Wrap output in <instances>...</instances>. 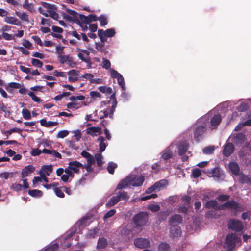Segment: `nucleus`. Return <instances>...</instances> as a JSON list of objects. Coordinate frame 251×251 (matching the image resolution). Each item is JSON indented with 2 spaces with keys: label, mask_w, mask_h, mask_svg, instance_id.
<instances>
[{
  "label": "nucleus",
  "mask_w": 251,
  "mask_h": 251,
  "mask_svg": "<svg viewBox=\"0 0 251 251\" xmlns=\"http://www.w3.org/2000/svg\"><path fill=\"white\" fill-rule=\"evenodd\" d=\"M149 220L147 212L141 211L134 215L133 222L136 228L141 227L145 226Z\"/></svg>",
  "instance_id": "nucleus-1"
},
{
  "label": "nucleus",
  "mask_w": 251,
  "mask_h": 251,
  "mask_svg": "<svg viewBox=\"0 0 251 251\" xmlns=\"http://www.w3.org/2000/svg\"><path fill=\"white\" fill-rule=\"evenodd\" d=\"M237 239V236L235 233H231L227 235L226 238L227 251H232L235 248Z\"/></svg>",
  "instance_id": "nucleus-2"
},
{
  "label": "nucleus",
  "mask_w": 251,
  "mask_h": 251,
  "mask_svg": "<svg viewBox=\"0 0 251 251\" xmlns=\"http://www.w3.org/2000/svg\"><path fill=\"white\" fill-rule=\"evenodd\" d=\"M115 34L116 31L114 28L107 29L105 31L102 29H99L98 31V35L102 42L107 41V37H113Z\"/></svg>",
  "instance_id": "nucleus-3"
},
{
  "label": "nucleus",
  "mask_w": 251,
  "mask_h": 251,
  "mask_svg": "<svg viewBox=\"0 0 251 251\" xmlns=\"http://www.w3.org/2000/svg\"><path fill=\"white\" fill-rule=\"evenodd\" d=\"M206 131V123H203L202 124L197 126L194 131V137L195 140L197 142H199Z\"/></svg>",
  "instance_id": "nucleus-4"
},
{
  "label": "nucleus",
  "mask_w": 251,
  "mask_h": 251,
  "mask_svg": "<svg viewBox=\"0 0 251 251\" xmlns=\"http://www.w3.org/2000/svg\"><path fill=\"white\" fill-rule=\"evenodd\" d=\"M228 227L229 229L235 232H240L243 230V226L239 220L232 219L228 222Z\"/></svg>",
  "instance_id": "nucleus-5"
},
{
  "label": "nucleus",
  "mask_w": 251,
  "mask_h": 251,
  "mask_svg": "<svg viewBox=\"0 0 251 251\" xmlns=\"http://www.w3.org/2000/svg\"><path fill=\"white\" fill-rule=\"evenodd\" d=\"M134 245L138 248L146 249L150 246V241L144 238H137L134 240Z\"/></svg>",
  "instance_id": "nucleus-6"
},
{
  "label": "nucleus",
  "mask_w": 251,
  "mask_h": 251,
  "mask_svg": "<svg viewBox=\"0 0 251 251\" xmlns=\"http://www.w3.org/2000/svg\"><path fill=\"white\" fill-rule=\"evenodd\" d=\"M239 208V205L238 202L234 201V200H231L230 201H228L221 205V207L219 208V209H221V210H225L226 209H231L234 210H237Z\"/></svg>",
  "instance_id": "nucleus-7"
},
{
  "label": "nucleus",
  "mask_w": 251,
  "mask_h": 251,
  "mask_svg": "<svg viewBox=\"0 0 251 251\" xmlns=\"http://www.w3.org/2000/svg\"><path fill=\"white\" fill-rule=\"evenodd\" d=\"M79 19V20L85 24H89L91 22H94L98 20V17L95 15L93 14H90L87 16L82 14H80Z\"/></svg>",
  "instance_id": "nucleus-8"
},
{
  "label": "nucleus",
  "mask_w": 251,
  "mask_h": 251,
  "mask_svg": "<svg viewBox=\"0 0 251 251\" xmlns=\"http://www.w3.org/2000/svg\"><path fill=\"white\" fill-rule=\"evenodd\" d=\"M182 216L179 214H175L171 217L169 220V224L172 226H175L182 222Z\"/></svg>",
  "instance_id": "nucleus-9"
},
{
  "label": "nucleus",
  "mask_w": 251,
  "mask_h": 251,
  "mask_svg": "<svg viewBox=\"0 0 251 251\" xmlns=\"http://www.w3.org/2000/svg\"><path fill=\"white\" fill-rule=\"evenodd\" d=\"M235 147L231 143H227L224 146L223 154L226 157L229 156L234 151Z\"/></svg>",
  "instance_id": "nucleus-10"
},
{
  "label": "nucleus",
  "mask_w": 251,
  "mask_h": 251,
  "mask_svg": "<svg viewBox=\"0 0 251 251\" xmlns=\"http://www.w3.org/2000/svg\"><path fill=\"white\" fill-rule=\"evenodd\" d=\"M69 75L68 80L70 82H75L78 80L79 71L73 69L67 72Z\"/></svg>",
  "instance_id": "nucleus-11"
},
{
  "label": "nucleus",
  "mask_w": 251,
  "mask_h": 251,
  "mask_svg": "<svg viewBox=\"0 0 251 251\" xmlns=\"http://www.w3.org/2000/svg\"><path fill=\"white\" fill-rule=\"evenodd\" d=\"M68 164L69 169H71L75 173H78L79 169L83 166V164L77 161H70Z\"/></svg>",
  "instance_id": "nucleus-12"
},
{
  "label": "nucleus",
  "mask_w": 251,
  "mask_h": 251,
  "mask_svg": "<svg viewBox=\"0 0 251 251\" xmlns=\"http://www.w3.org/2000/svg\"><path fill=\"white\" fill-rule=\"evenodd\" d=\"M131 177V185L133 187L141 186L145 180L144 176L139 177L130 176Z\"/></svg>",
  "instance_id": "nucleus-13"
},
{
  "label": "nucleus",
  "mask_w": 251,
  "mask_h": 251,
  "mask_svg": "<svg viewBox=\"0 0 251 251\" xmlns=\"http://www.w3.org/2000/svg\"><path fill=\"white\" fill-rule=\"evenodd\" d=\"M35 168L32 165H28L25 167L22 170L21 175L22 178L27 177L29 174H31L35 171Z\"/></svg>",
  "instance_id": "nucleus-14"
},
{
  "label": "nucleus",
  "mask_w": 251,
  "mask_h": 251,
  "mask_svg": "<svg viewBox=\"0 0 251 251\" xmlns=\"http://www.w3.org/2000/svg\"><path fill=\"white\" fill-rule=\"evenodd\" d=\"M131 177L127 176L121 180L117 186L116 189H122L127 187L131 185Z\"/></svg>",
  "instance_id": "nucleus-15"
},
{
  "label": "nucleus",
  "mask_w": 251,
  "mask_h": 251,
  "mask_svg": "<svg viewBox=\"0 0 251 251\" xmlns=\"http://www.w3.org/2000/svg\"><path fill=\"white\" fill-rule=\"evenodd\" d=\"M222 120V117L220 114H215L210 120V124L212 129L217 128Z\"/></svg>",
  "instance_id": "nucleus-16"
},
{
  "label": "nucleus",
  "mask_w": 251,
  "mask_h": 251,
  "mask_svg": "<svg viewBox=\"0 0 251 251\" xmlns=\"http://www.w3.org/2000/svg\"><path fill=\"white\" fill-rule=\"evenodd\" d=\"M208 173L212 174V176L216 178L217 180H219L223 175V173L220 168L215 167L208 171Z\"/></svg>",
  "instance_id": "nucleus-17"
},
{
  "label": "nucleus",
  "mask_w": 251,
  "mask_h": 251,
  "mask_svg": "<svg viewBox=\"0 0 251 251\" xmlns=\"http://www.w3.org/2000/svg\"><path fill=\"white\" fill-rule=\"evenodd\" d=\"M160 154L162 158L164 160L170 159L173 156V152L170 147H168L164 149Z\"/></svg>",
  "instance_id": "nucleus-18"
},
{
  "label": "nucleus",
  "mask_w": 251,
  "mask_h": 251,
  "mask_svg": "<svg viewBox=\"0 0 251 251\" xmlns=\"http://www.w3.org/2000/svg\"><path fill=\"white\" fill-rule=\"evenodd\" d=\"M205 207L207 209L213 208L215 210H221V209H219V208L221 207V205H218L216 200L208 201L205 203Z\"/></svg>",
  "instance_id": "nucleus-19"
},
{
  "label": "nucleus",
  "mask_w": 251,
  "mask_h": 251,
  "mask_svg": "<svg viewBox=\"0 0 251 251\" xmlns=\"http://www.w3.org/2000/svg\"><path fill=\"white\" fill-rule=\"evenodd\" d=\"M66 11L71 16V19H72V21L75 23H79V15L75 11L73 10H71L68 8L66 9Z\"/></svg>",
  "instance_id": "nucleus-20"
},
{
  "label": "nucleus",
  "mask_w": 251,
  "mask_h": 251,
  "mask_svg": "<svg viewBox=\"0 0 251 251\" xmlns=\"http://www.w3.org/2000/svg\"><path fill=\"white\" fill-rule=\"evenodd\" d=\"M81 51L85 54H86V56L85 57L84 54H83L81 53H79L78 54V57L83 62H85L86 63H89L91 64L90 62V58L89 57V55L90 54V52L89 51H88L86 50H83V49H80Z\"/></svg>",
  "instance_id": "nucleus-21"
},
{
  "label": "nucleus",
  "mask_w": 251,
  "mask_h": 251,
  "mask_svg": "<svg viewBox=\"0 0 251 251\" xmlns=\"http://www.w3.org/2000/svg\"><path fill=\"white\" fill-rule=\"evenodd\" d=\"M229 168L234 175H238L239 174L240 168L237 163L234 162H230L229 164Z\"/></svg>",
  "instance_id": "nucleus-22"
},
{
  "label": "nucleus",
  "mask_w": 251,
  "mask_h": 251,
  "mask_svg": "<svg viewBox=\"0 0 251 251\" xmlns=\"http://www.w3.org/2000/svg\"><path fill=\"white\" fill-rule=\"evenodd\" d=\"M188 148V145L186 142L181 143L178 146V154L182 156L186 153Z\"/></svg>",
  "instance_id": "nucleus-23"
},
{
  "label": "nucleus",
  "mask_w": 251,
  "mask_h": 251,
  "mask_svg": "<svg viewBox=\"0 0 251 251\" xmlns=\"http://www.w3.org/2000/svg\"><path fill=\"white\" fill-rule=\"evenodd\" d=\"M108 244L107 240L104 237L100 238L98 241L97 248L101 249L105 248Z\"/></svg>",
  "instance_id": "nucleus-24"
},
{
  "label": "nucleus",
  "mask_w": 251,
  "mask_h": 251,
  "mask_svg": "<svg viewBox=\"0 0 251 251\" xmlns=\"http://www.w3.org/2000/svg\"><path fill=\"white\" fill-rule=\"evenodd\" d=\"M4 21L7 23H9L18 26L20 25H21L20 21H19L17 19H16L13 17L6 16L4 19Z\"/></svg>",
  "instance_id": "nucleus-25"
},
{
  "label": "nucleus",
  "mask_w": 251,
  "mask_h": 251,
  "mask_svg": "<svg viewBox=\"0 0 251 251\" xmlns=\"http://www.w3.org/2000/svg\"><path fill=\"white\" fill-rule=\"evenodd\" d=\"M154 184L157 191H159L167 185L168 181L165 179H162L155 182Z\"/></svg>",
  "instance_id": "nucleus-26"
},
{
  "label": "nucleus",
  "mask_w": 251,
  "mask_h": 251,
  "mask_svg": "<svg viewBox=\"0 0 251 251\" xmlns=\"http://www.w3.org/2000/svg\"><path fill=\"white\" fill-rule=\"evenodd\" d=\"M120 201L119 198L117 196H113L110 199L108 202L106 203V207L107 208H110L116 204H117Z\"/></svg>",
  "instance_id": "nucleus-27"
},
{
  "label": "nucleus",
  "mask_w": 251,
  "mask_h": 251,
  "mask_svg": "<svg viewBox=\"0 0 251 251\" xmlns=\"http://www.w3.org/2000/svg\"><path fill=\"white\" fill-rule=\"evenodd\" d=\"M117 196L119 198L120 201L124 200L126 201L130 198V196L128 194L127 192H125L124 191H120L117 193Z\"/></svg>",
  "instance_id": "nucleus-28"
},
{
  "label": "nucleus",
  "mask_w": 251,
  "mask_h": 251,
  "mask_svg": "<svg viewBox=\"0 0 251 251\" xmlns=\"http://www.w3.org/2000/svg\"><path fill=\"white\" fill-rule=\"evenodd\" d=\"M87 133L88 134L93 136L94 133H98L99 134H101L102 132L100 127H91L88 128Z\"/></svg>",
  "instance_id": "nucleus-29"
},
{
  "label": "nucleus",
  "mask_w": 251,
  "mask_h": 251,
  "mask_svg": "<svg viewBox=\"0 0 251 251\" xmlns=\"http://www.w3.org/2000/svg\"><path fill=\"white\" fill-rule=\"evenodd\" d=\"M244 135L242 133H239L234 138V142L236 144H242L244 143Z\"/></svg>",
  "instance_id": "nucleus-30"
},
{
  "label": "nucleus",
  "mask_w": 251,
  "mask_h": 251,
  "mask_svg": "<svg viewBox=\"0 0 251 251\" xmlns=\"http://www.w3.org/2000/svg\"><path fill=\"white\" fill-rule=\"evenodd\" d=\"M95 48L100 52H103L105 54L107 53L106 49L104 48V42L95 43Z\"/></svg>",
  "instance_id": "nucleus-31"
},
{
  "label": "nucleus",
  "mask_w": 251,
  "mask_h": 251,
  "mask_svg": "<svg viewBox=\"0 0 251 251\" xmlns=\"http://www.w3.org/2000/svg\"><path fill=\"white\" fill-rule=\"evenodd\" d=\"M98 90L106 95H110L112 93V89L110 87H107L106 86H101L98 87Z\"/></svg>",
  "instance_id": "nucleus-32"
},
{
  "label": "nucleus",
  "mask_w": 251,
  "mask_h": 251,
  "mask_svg": "<svg viewBox=\"0 0 251 251\" xmlns=\"http://www.w3.org/2000/svg\"><path fill=\"white\" fill-rule=\"evenodd\" d=\"M53 171L52 166L51 165H44L42 167L40 172H44L45 175L49 176L50 174Z\"/></svg>",
  "instance_id": "nucleus-33"
},
{
  "label": "nucleus",
  "mask_w": 251,
  "mask_h": 251,
  "mask_svg": "<svg viewBox=\"0 0 251 251\" xmlns=\"http://www.w3.org/2000/svg\"><path fill=\"white\" fill-rule=\"evenodd\" d=\"M23 7L31 12L34 11V5L32 3H29L28 0H25L23 4Z\"/></svg>",
  "instance_id": "nucleus-34"
},
{
  "label": "nucleus",
  "mask_w": 251,
  "mask_h": 251,
  "mask_svg": "<svg viewBox=\"0 0 251 251\" xmlns=\"http://www.w3.org/2000/svg\"><path fill=\"white\" fill-rule=\"evenodd\" d=\"M158 251H170V245L166 242H161L158 245Z\"/></svg>",
  "instance_id": "nucleus-35"
},
{
  "label": "nucleus",
  "mask_w": 251,
  "mask_h": 251,
  "mask_svg": "<svg viewBox=\"0 0 251 251\" xmlns=\"http://www.w3.org/2000/svg\"><path fill=\"white\" fill-rule=\"evenodd\" d=\"M28 194L33 197H40L43 195V193L41 190L37 189L29 190Z\"/></svg>",
  "instance_id": "nucleus-36"
},
{
  "label": "nucleus",
  "mask_w": 251,
  "mask_h": 251,
  "mask_svg": "<svg viewBox=\"0 0 251 251\" xmlns=\"http://www.w3.org/2000/svg\"><path fill=\"white\" fill-rule=\"evenodd\" d=\"M98 140L100 141L99 151H100V152H102L105 150L106 147V146L104 143L105 139L103 137L100 136Z\"/></svg>",
  "instance_id": "nucleus-37"
},
{
  "label": "nucleus",
  "mask_w": 251,
  "mask_h": 251,
  "mask_svg": "<svg viewBox=\"0 0 251 251\" xmlns=\"http://www.w3.org/2000/svg\"><path fill=\"white\" fill-rule=\"evenodd\" d=\"M15 14L22 21L25 22L29 21L28 16L26 13L23 12L22 13L19 11H16Z\"/></svg>",
  "instance_id": "nucleus-38"
},
{
  "label": "nucleus",
  "mask_w": 251,
  "mask_h": 251,
  "mask_svg": "<svg viewBox=\"0 0 251 251\" xmlns=\"http://www.w3.org/2000/svg\"><path fill=\"white\" fill-rule=\"evenodd\" d=\"M101 26H104L108 23L107 18L105 15H101L98 18Z\"/></svg>",
  "instance_id": "nucleus-39"
},
{
  "label": "nucleus",
  "mask_w": 251,
  "mask_h": 251,
  "mask_svg": "<svg viewBox=\"0 0 251 251\" xmlns=\"http://www.w3.org/2000/svg\"><path fill=\"white\" fill-rule=\"evenodd\" d=\"M117 167V165L112 162H110L108 163L107 169L108 173L110 174H113L114 172L115 169Z\"/></svg>",
  "instance_id": "nucleus-40"
},
{
  "label": "nucleus",
  "mask_w": 251,
  "mask_h": 251,
  "mask_svg": "<svg viewBox=\"0 0 251 251\" xmlns=\"http://www.w3.org/2000/svg\"><path fill=\"white\" fill-rule=\"evenodd\" d=\"M170 212L169 209L161 211L159 213V219L162 220L166 219L168 216L170 214Z\"/></svg>",
  "instance_id": "nucleus-41"
},
{
  "label": "nucleus",
  "mask_w": 251,
  "mask_h": 251,
  "mask_svg": "<svg viewBox=\"0 0 251 251\" xmlns=\"http://www.w3.org/2000/svg\"><path fill=\"white\" fill-rule=\"evenodd\" d=\"M101 113L104 114L103 116H105V117H107L108 116H109L111 118L113 117V114H111V109L110 107L106 108L103 111H101L100 114Z\"/></svg>",
  "instance_id": "nucleus-42"
},
{
  "label": "nucleus",
  "mask_w": 251,
  "mask_h": 251,
  "mask_svg": "<svg viewBox=\"0 0 251 251\" xmlns=\"http://www.w3.org/2000/svg\"><path fill=\"white\" fill-rule=\"evenodd\" d=\"M117 81L119 85L121 87L123 90H126V86L125 85L124 79L122 75H121L119 76L117 78Z\"/></svg>",
  "instance_id": "nucleus-43"
},
{
  "label": "nucleus",
  "mask_w": 251,
  "mask_h": 251,
  "mask_svg": "<svg viewBox=\"0 0 251 251\" xmlns=\"http://www.w3.org/2000/svg\"><path fill=\"white\" fill-rule=\"evenodd\" d=\"M240 181L242 184L251 183V178L248 176L246 175H243V176H241L240 178Z\"/></svg>",
  "instance_id": "nucleus-44"
},
{
  "label": "nucleus",
  "mask_w": 251,
  "mask_h": 251,
  "mask_svg": "<svg viewBox=\"0 0 251 251\" xmlns=\"http://www.w3.org/2000/svg\"><path fill=\"white\" fill-rule=\"evenodd\" d=\"M22 113L23 117L25 119L29 120L31 118L30 112L27 109H23Z\"/></svg>",
  "instance_id": "nucleus-45"
},
{
  "label": "nucleus",
  "mask_w": 251,
  "mask_h": 251,
  "mask_svg": "<svg viewBox=\"0 0 251 251\" xmlns=\"http://www.w3.org/2000/svg\"><path fill=\"white\" fill-rule=\"evenodd\" d=\"M61 189H62L61 187L59 188H54V192L57 197L60 198H64L65 197V194H64Z\"/></svg>",
  "instance_id": "nucleus-46"
},
{
  "label": "nucleus",
  "mask_w": 251,
  "mask_h": 251,
  "mask_svg": "<svg viewBox=\"0 0 251 251\" xmlns=\"http://www.w3.org/2000/svg\"><path fill=\"white\" fill-rule=\"evenodd\" d=\"M31 63L33 66L39 68H42L43 65V62L37 59H32Z\"/></svg>",
  "instance_id": "nucleus-47"
},
{
  "label": "nucleus",
  "mask_w": 251,
  "mask_h": 251,
  "mask_svg": "<svg viewBox=\"0 0 251 251\" xmlns=\"http://www.w3.org/2000/svg\"><path fill=\"white\" fill-rule=\"evenodd\" d=\"M91 217L90 216H86L82 218L79 221L80 226H85L87 223V221L90 220Z\"/></svg>",
  "instance_id": "nucleus-48"
},
{
  "label": "nucleus",
  "mask_w": 251,
  "mask_h": 251,
  "mask_svg": "<svg viewBox=\"0 0 251 251\" xmlns=\"http://www.w3.org/2000/svg\"><path fill=\"white\" fill-rule=\"evenodd\" d=\"M21 131V130L20 129L15 127V128H12L9 130L5 131L4 132V134L7 136V138H8V137L9 135H10L12 133H14V132L19 133Z\"/></svg>",
  "instance_id": "nucleus-49"
},
{
  "label": "nucleus",
  "mask_w": 251,
  "mask_h": 251,
  "mask_svg": "<svg viewBox=\"0 0 251 251\" xmlns=\"http://www.w3.org/2000/svg\"><path fill=\"white\" fill-rule=\"evenodd\" d=\"M59 247L57 243H54L52 245L47 247L43 251H54L57 250Z\"/></svg>",
  "instance_id": "nucleus-50"
},
{
  "label": "nucleus",
  "mask_w": 251,
  "mask_h": 251,
  "mask_svg": "<svg viewBox=\"0 0 251 251\" xmlns=\"http://www.w3.org/2000/svg\"><path fill=\"white\" fill-rule=\"evenodd\" d=\"M66 63L71 68H73L76 65V63L74 61L73 58L69 55L67 57Z\"/></svg>",
  "instance_id": "nucleus-51"
},
{
  "label": "nucleus",
  "mask_w": 251,
  "mask_h": 251,
  "mask_svg": "<svg viewBox=\"0 0 251 251\" xmlns=\"http://www.w3.org/2000/svg\"><path fill=\"white\" fill-rule=\"evenodd\" d=\"M95 159L97 161V164L98 167H100L102 164L103 162L102 160V156L101 154H95Z\"/></svg>",
  "instance_id": "nucleus-52"
},
{
  "label": "nucleus",
  "mask_w": 251,
  "mask_h": 251,
  "mask_svg": "<svg viewBox=\"0 0 251 251\" xmlns=\"http://www.w3.org/2000/svg\"><path fill=\"white\" fill-rule=\"evenodd\" d=\"M8 87L14 89H18L21 87V85L18 83L12 82L8 84L7 87L6 88L7 90L9 91Z\"/></svg>",
  "instance_id": "nucleus-53"
},
{
  "label": "nucleus",
  "mask_w": 251,
  "mask_h": 251,
  "mask_svg": "<svg viewBox=\"0 0 251 251\" xmlns=\"http://www.w3.org/2000/svg\"><path fill=\"white\" fill-rule=\"evenodd\" d=\"M28 95L32 98V100L34 101L37 102L38 103H40L41 102V100H40V99L39 97H37L35 95L34 92L30 91L28 92Z\"/></svg>",
  "instance_id": "nucleus-54"
},
{
  "label": "nucleus",
  "mask_w": 251,
  "mask_h": 251,
  "mask_svg": "<svg viewBox=\"0 0 251 251\" xmlns=\"http://www.w3.org/2000/svg\"><path fill=\"white\" fill-rule=\"evenodd\" d=\"M111 63L109 60L104 58L102 59V67L108 70L110 68Z\"/></svg>",
  "instance_id": "nucleus-55"
},
{
  "label": "nucleus",
  "mask_w": 251,
  "mask_h": 251,
  "mask_svg": "<svg viewBox=\"0 0 251 251\" xmlns=\"http://www.w3.org/2000/svg\"><path fill=\"white\" fill-rule=\"evenodd\" d=\"M69 133V131L67 130H61L58 132L56 137L57 138H64L66 137Z\"/></svg>",
  "instance_id": "nucleus-56"
},
{
  "label": "nucleus",
  "mask_w": 251,
  "mask_h": 251,
  "mask_svg": "<svg viewBox=\"0 0 251 251\" xmlns=\"http://www.w3.org/2000/svg\"><path fill=\"white\" fill-rule=\"evenodd\" d=\"M201 171L198 168L194 169L192 171V176L195 178L199 177L201 175Z\"/></svg>",
  "instance_id": "nucleus-57"
},
{
  "label": "nucleus",
  "mask_w": 251,
  "mask_h": 251,
  "mask_svg": "<svg viewBox=\"0 0 251 251\" xmlns=\"http://www.w3.org/2000/svg\"><path fill=\"white\" fill-rule=\"evenodd\" d=\"M116 213V210L115 209H111L108 211L104 215L103 217L104 220L112 217Z\"/></svg>",
  "instance_id": "nucleus-58"
},
{
  "label": "nucleus",
  "mask_w": 251,
  "mask_h": 251,
  "mask_svg": "<svg viewBox=\"0 0 251 251\" xmlns=\"http://www.w3.org/2000/svg\"><path fill=\"white\" fill-rule=\"evenodd\" d=\"M214 151V147L208 146L204 148L203 150V152L205 154H211Z\"/></svg>",
  "instance_id": "nucleus-59"
},
{
  "label": "nucleus",
  "mask_w": 251,
  "mask_h": 251,
  "mask_svg": "<svg viewBox=\"0 0 251 251\" xmlns=\"http://www.w3.org/2000/svg\"><path fill=\"white\" fill-rule=\"evenodd\" d=\"M49 14L50 16L54 20H57L59 17L58 14L54 11L52 10H50L47 11Z\"/></svg>",
  "instance_id": "nucleus-60"
},
{
  "label": "nucleus",
  "mask_w": 251,
  "mask_h": 251,
  "mask_svg": "<svg viewBox=\"0 0 251 251\" xmlns=\"http://www.w3.org/2000/svg\"><path fill=\"white\" fill-rule=\"evenodd\" d=\"M13 173L11 172H3L0 174V177L4 178L5 179H7L9 177H13Z\"/></svg>",
  "instance_id": "nucleus-61"
},
{
  "label": "nucleus",
  "mask_w": 251,
  "mask_h": 251,
  "mask_svg": "<svg viewBox=\"0 0 251 251\" xmlns=\"http://www.w3.org/2000/svg\"><path fill=\"white\" fill-rule=\"evenodd\" d=\"M2 37L6 40H11L15 39V38H14L13 35H12L5 32H2L1 38Z\"/></svg>",
  "instance_id": "nucleus-62"
},
{
  "label": "nucleus",
  "mask_w": 251,
  "mask_h": 251,
  "mask_svg": "<svg viewBox=\"0 0 251 251\" xmlns=\"http://www.w3.org/2000/svg\"><path fill=\"white\" fill-rule=\"evenodd\" d=\"M53 75L54 76L56 77H66V74L64 72H60L58 70H55L53 72Z\"/></svg>",
  "instance_id": "nucleus-63"
},
{
  "label": "nucleus",
  "mask_w": 251,
  "mask_h": 251,
  "mask_svg": "<svg viewBox=\"0 0 251 251\" xmlns=\"http://www.w3.org/2000/svg\"><path fill=\"white\" fill-rule=\"evenodd\" d=\"M110 75L113 78H117L119 75H120L121 74L119 73L117 71L115 70L114 69H110Z\"/></svg>",
  "instance_id": "nucleus-64"
}]
</instances>
